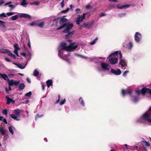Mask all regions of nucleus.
Wrapping results in <instances>:
<instances>
[{
  "mask_svg": "<svg viewBox=\"0 0 151 151\" xmlns=\"http://www.w3.org/2000/svg\"><path fill=\"white\" fill-rule=\"evenodd\" d=\"M130 5L129 4H125L121 6L120 4H118L117 6L118 8L119 9H126L130 7Z\"/></svg>",
  "mask_w": 151,
  "mask_h": 151,
  "instance_id": "12",
  "label": "nucleus"
},
{
  "mask_svg": "<svg viewBox=\"0 0 151 151\" xmlns=\"http://www.w3.org/2000/svg\"><path fill=\"white\" fill-rule=\"evenodd\" d=\"M135 92L138 95H139L140 93H142L141 90L140 91L139 90H136Z\"/></svg>",
  "mask_w": 151,
  "mask_h": 151,
  "instance_id": "50",
  "label": "nucleus"
},
{
  "mask_svg": "<svg viewBox=\"0 0 151 151\" xmlns=\"http://www.w3.org/2000/svg\"><path fill=\"white\" fill-rule=\"evenodd\" d=\"M14 14V12H9L7 13H6V14L8 16H10Z\"/></svg>",
  "mask_w": 151,
  "mask_h": 151,
  "instance_id": "49",
  "label": "nucleus"
},
{
  "mask_svg": "<svg viewBox=\"0 0 151 151\" xmlns=\"http://www.w3.org/2000/svg\"><path fill=\"white\" fill-rule=\"evenodd\" d=\"M8 83L9 85L12 86L13 85H14L16 86H18L19 83H20V81H14L13 80H10L9 79H8Z\"/></svg>",
  "mask_w": 151,
  "mask_h": 151,
  "instance_id": "5",
  "label": "nucleus"
},
{
  "mask_svg": "<svg viewBox=\"0 0 151 151\" xmlns=\"http://www.w3.org/2000/svg\"><path fill=\"white\" fill-rule=\"evenodd\" d=\"M69 32H68L67 33L68 34L65 36V38L66 39L71 38L72 36L71 35H70V34L69 33Z\"/></svg>",
  "mask_w": 151,
  "mask_h": 151,
  "instance_id": "38",
  "label": "nucleus"
},
{
  "mask_svg": "<svg viewBox=\"0 0 151 151\" xmlns=\"http://www.w3.org/2000/svg\"><path fill=\"white\" fill-rule=\"evenodd\" d=\"M44 25V23L43 22H41L38 24L37 26L38 27L40 28H42Z\"/></svg>",
  "mask_w": 151,
  "mask_h": 151,
  "instance_id": "33",
  "label": "nucleus"
},
{
  "mask_svg": "<svg viewBox=\"0 0 151 151\" xmlns=\"http://www.w3.org/2000/svg\"><path fill=\"white\" fill-rule=\"evenodd\" d=\"M118 51H116L114 53H112L111 54H110L109 55V58H110L111 57H114L115 56H116L118 55Z\"/></svg>",
  "mask_w": 151,
  "mask_h": 151,
  "instance_id": "23",
  "label": "nucleus"
},
{
  "mask_svg": "<svg viewBox=\"0 0 151 151\" xmlns=\"http://www.w3.org/2000/svg\"><path fill=\"white\" fill-rule=\"evenodd\" d=\"M151 116L148 113H145L142 116L141 118L145 121L151 123V119H150Z\"/></svg>",
  "mask_w": 151,
  "mask_h": 151,
  "instance_id": "2",
  "label": "nucleus"
},
{
  "mask_svg": "<svg viewBox=\"0 0 151 151\" xmlns=\"http://www.w3.org/2000/svg\"><path fill=\"white\" fill-rule=\"evenodd\" d=\"M76 14H78L80 13H81V9L78 8L76 9Z\"/></svg>",
  "mask_w": 151,
  "mask_h": 151,
  "instance_id": "46",
  "label": "nucleus"
},
{
  "mask_svg": "<svg viewBox=\"0 0 151 151\" xmlns=\"http://www.w3.org/2000/svg\"><path fill=\"white\" fill-rule=\"evenodd\" d=\"M30 25L32 26H34L35 25H36L37 24L36 23L34 22H32L30 24Z\"/></svg>",
  "mask_w": 151,
  "mask_h": 151,
  "instance_id": "53",
  "label": "nucleus"
},
{
  "mask_svg": "<svg viewBox=\"0 0 151 151\" xmlns=\"http://www.w3.org/2000/svg\"><path fill=\"white\" fill-rule=\"evenodd\" d=\"M142 38V35L138 32H136L134 35V39L137 42H139Z\"/></svg>",
  "mask_w": 151,
  "mask_h": 151,
  "instance_id": "6",
  "label": "nucleus"
},
{
  "mask_svg": "<svg viewBox=\"0 0 151 151\" xmlns=\"http://www.w3.org/2000/svg\"><path fill=\"white\" fill-rule=\"evenodd\" d=\"M101 66L102 68L106 70H109V65L108 64L105 63H101Z\"/></svg>",
  "mask_w": 151,
  "mask_h": 151,
  "instance_id": "10",
  "label": "nucleus"
},
{
  "mask_svg": "<svg viewBox=\"0 0 151 151\" xmlns=\"http://www.w3.org/2000/svg\"><path fill=\"white\" fill-rule=\"evenodd\" d=\"M27 4V3L24 1H22L21 3V5L25 7H26Z\"/></svg>",
  "mask_w": 151,
  "mask_h": 151,
  "instance_id": "42",
  "label": "nucleus"
},
{
  "mask_svg": "<svg viewBox=\"0 0 151 151\" xmlns=\"http://www.w3.org/2000/svg\"><path fill=\"white\" fill-rule=\"evenodd\" d=\"M148 93H149L150 94L151 96V90L149 88Z\"/></svg>",
  "mask_w": 151,
  "mask_h": 151,
  "instance_id": "64",
  "label": "nucleus"
},
{
  "mask_svg": "<svg viewBox=\"0 0 151 151\" xmlns=\"http://www.w3.org/2000/svg\"><path fill=\"white\" fill-rule=\"evenodd\" d=\"M43 115L42 114L41 115H40L38 114H37L35 116V119L36 120L37 119L40 118L41 117H42L43 116Z\"/></svg>",
  "mask_w": 151,
  "mask_h": 151,
  "instance_id": "36",
  "label": "nucleus"
},
{
  "mask_svg": "<svg viewBox=\"0 0 151 151\" xmlns=\"http://www.w3.org/2000/svg\"><path fill=\"white\" fill-rule=\"evenodd\" d=\"M81 18V17L80 15H79L78 18L77 20L76 21V23L77 24L79 25L80 24V23L81 22L80 20Z\"/></svg>",
  "mask_w": 151,
  "mask_h": 151,
  "instance_id": "35",
  "label": "nucleus"
},
{
  "mask_svg": "<svg viewBox=\"0 0 151 151\" xmlns=\"http://www.w3.org/2000/svg\"><path fill=\"white\" fill-rule=\"evenodd\" d=\"M9 129L10 132L12 134H14V132L12 128V127L11 126H9Z\"/></svg>",
  "mask_w": 151,
  "mask_h": 151,
  "instance_id": "37",
  "label": "nucleus"
},
{
  "mask_svg": "<svg viewBox=\"0 0 151 151\" xmlns=\"http://www.w3.org/2000/svg\"><path fill=\"white\" fill-rule=\"evenodd\" d=\"M86 14L85 13H83V15L81 17V18L83 19H85V16L86 15Z\"/></svg>",
  "mask_w": 151,
  "mask_h": 151,
  "instance_id": "57",
  "label": "nucleus"
},
{
  "mask_svg": "<svg viewBox=\"0 0 151 151\" xmlns=\"http://www.w3.org/2000/svg\"><path fill=\"white\" fill-rule=\"evenodd\" d=\"M39 72L36 70H34L33 73V75L35 76H38L39 75Z\"/></svg>",
  "mask_w": 151,
  "mask_h": 151,
  "instance_id": "29",
  "label": "nucleus"
},
{
  "mask_svg": "<svg viewBox=\"0 0 151 151\" xmlns=\"http://www.w3.org/2000/svg\"><path fill=\"white\" fill-rule=\"evenodd\" d=\"M4 59L7 62H10L11 60L6 57Z\"/></svg>",
  "mask_w": 151,
  "mask_h": 151,
  "instance_id": "58",
  "label": "nucleus"
},
{
  "mask_svg": "<svg viewBox=\"0 0 151 151\" xmlns=\"http://www.w3.org/2000/svg\"><path fill=\"white\" fill-rule=\"evenodd\" d=\"M14 53L17 55V56L19 57V55L18 54L17 50H14Z\"/></svg>",
  "mask_w": 151,
  "mask_h": 151,
  "instance_id": "60",
  "label": "nucleus"
},
{
  "mask_svg": "<svg viewBox=\"0 0 151 151\" xmlns=\"http://www.w3.org/2000/svg\"><path fill=\"white\" fill-rule=\"evenodd\" d=\"M126 14L125 13H122L119 14L118 16L119 17L121 18L125 16L126 15Z\"/></svg>",
  "mask_w": 151,
  "mask_h": 151,
  "instance_id": "40",
  "label": "nucleus"
},
{
  "mask_svg": "<svg viewBox=\"0 0 151 151\" xmlns=\"http://www.w3.org/2000/svg\"><path fill=\"white\" fill-rule=\"evenodd\" d=\"M91 7V5L89 4H88L86 5V8L87 9H89Z\"/></svg>",
  "mask_w": 151,
  "mask_h": 151,
  "instance_id": "54",
  "label": "nucleus"
},
{
  "mask_svg": "<svg viewBox=\"0 0 151 151\" xmlns=\"http://www.w3.org/2000/svg\"><path fill=\"white\" fill-rule=\"evenodd\" d=\"M46 84L48 88H49L52 84V81L51 80H49L46 81Z\"/></svg>",
  "mask_w": 151,
  "mask_h": 151,
  "instance_id": "22",
  "label": "nucleus"
},
{
  "mask_svg": "<svg viewBox=\"0 0 151 151\" xmlns=\"http://www.w3.org/2000/svg\"><path fill=\"white\" fill-rule=\"evenodd\" d=\"M79 101L80 102L81 104L83 106H85V104L82 97H80L79 99Z\"/></svg>",
  "mask_w": 151,
  "mask_h": 151,
  "instance_id": "26",
  "label": "nucleus"
},
{
  "mask_svg": "<svg viewBox=\"0 0 151 151\" xmlns=\"http://www.w3.org/2000/svg\"><path fill=\"white\" fill-rule=\"evenodd\" d=\"M5 22L3 21L0 20V24L3 26L4 27H5Z\"/></svg>",
  "mask_w": 151,
  "mask_h": 151,
  "instance_id": "48",
  "label": "nucleus"
},
{
  "mask_svg": "<svg viewBox=\"0 0 151 151\" xmlns=\"http://www.w3.org/2000/svg\"><path fill=\"white\" fill-rule=\"evenodd\" d=\"M14 47L15 48L14 50H20V49L18 46V44H16L14 45Z\"/></svg>",
  "mask_w": 151,
  "mask_h": 151,
  "instance_id": "30",
  "label": "nucleus"
},
{
  "mask_svg": "<svg viewBox=\"0 0 151 151\" xmlns=\"http://www.w3.org/2000/svg\"><path fill=\"white\" fill-rule=\"evenodd\" d=\"M0 131L1 132L2 135H4L5 133V131L3 127H1L0 128Z\"/></svg>",
  "mask_w": 151,
  "mask_h": 151,
  "instance_id": "34",
  "label": "nucleus"
},
{
  "mask_svg": "<svg viewBox=\"0 0 151 151\" xmlns=\"http://www.w3.org/2000/svg\"><path fill=\"white\" fill-rule=\"evenodd\" d=\"M6 53L8 54V55L13 58L14 59H15L16 58V56L14 54H12L11 51L9 50H7Z\"/></svg>",
  "mask_w": 151,
  "mask_h": 151,
  "instance_id": "14",
  "label": "nucleus"
},
{
  "mask_svg": "<svg viewBox=\"0 0 151 151\" xmlns=\"http://www.w3.org/2000/svg\"><path fill=\"white\" fill-rule=\"evenodd\" d=\"M67 21L68 19H67L62 18L60 19L59 22V24H60L61 25L64 24V23L67 22Z\"/></svg>",
  "mask_w": 151,
  "mask_h": 151,
  "instance_id": "17",
  "label": "nucleus"
},
{
  "mask_svg": "<svg viewBox=\"0 0 151 151\" xmlns=\"http://www.w3.org/2000/svg\"><path fill=\"white\" fill-rule=\"evenodd\" d=\"M132 91L130 90L129 91H127L123 89L122 90V94L123 96H124L126 94H129L131 95L132 94Z\"/></svg>",
  "mask_w": 151,
  "mask_h": 151,
  "instance_id": "11",
  "label": "nucleus"
},
{
  "mask_svg": "<svg viewBox=\"0 0 151 151\" xmlns=\"http://www.w3.org/2000/svg\"><path fill=\"white\" fill-rule=\"evenodd\" d=\"M129 71L128 70L125 71L123 73V76L124 77H126L127 76V73H128Z\"/></svg>",
  "mask_w": 151,
  "mask_h": 151,
  "instance_id": "47",
  "label": "nucleus"
},
{
  "mask_svg": "<svg viewBox=\"0 0 151 151\" xmlns=\"http://www.w3.org/2000/svg\"><path fill=\"white\" fill-rule=\"evenodd\" d=\"M66 100L65 99H64L63 100H62L60 102V105H62L65 102Z\"/></svg>",
  "mask_w": 151,
  "mask_h": 151,
  "instance_id": "45",
  "label": "nucleus"
},
{
  "mask_svg": "<svg viewBox=\"0 0 151 151\" xmlns=\"http://www.w3.org/2000/svg\"><path fill=\"white\" fill-rule=\"evenodd\" d=\"M13 64L14 65H17L19 68L21 69H23L25 67L26 65H27V64H26L24 66V67L22 66V65L21 64H18L16 63H13Z\"/></svg>",
  "mask_w": 151,
  "mask_h": 151,
  "instance_id": "19",
  "label": "nucleus"
},
{
  "mask_svg": "<svg viewBox=\"0 0 151 151\" xmlns=\"http://www.w3.org/2000/svg\"><path fill=\"white\" fill-rule=\"evenodd\" d=\"M148 111H149V113H148L150 114V116H151V106L149 108Z\"/></svg>",
  "mask_w": 151,
  "mask_h": 151,
  "instance_id": "62",
  "label": "nucleus"
},
{
  "mask_svg": "<svg viewBox=\"0 0 151 151\" xmlns=\"http://www.w3.org/2000/svg\"><path fill=\"white\" fill-rule=\"evenodd\" d=\"M111 57L109 58V61L110 63L112 64H114L117 63H118V59L117 58H113Z\"/></svg>",
  "mask_w": 151,
  "mask_h": 151,
  "instance_id": "8",
  "label": "nucleus"
},
{
  "mask_svg": "<svg viewBox=\"0 0 151 151\" xmlns=\"http://www.w3.org/2000/svg\"><path fill=\"white\" fill-rule=\"evenodd\" d=\"M132 43L130 42L127 45V47L128 49H132Z\"/></svg>",
  "mask_w": 151,
  "mask_h": 151,
  "instance_id": "28",
  "label": "nucleus"
},
{
  "mask_svg": "<svg viewBox=\"0 0 151 151\" xmlns=\"http://www.w3.org/2000/svg\"><path fill=\"white\" fill-rule=\"evenodd\" d=\"M19 18V16L18 15L12 16L10 18L12 20H16Z\"/></svg>",
  "mask_w": 151,
  "mask_h": 151,
  "instance_id": "27",
  "label": "nucleus"
},
{
  "mask_svg": "<svg viewBox=\"0 0 151 151\" xmlns=\"http://www.w3.org/2000/svg\"><path fill=\"white\" fill-rule=\"evenodd\" d=\"M19 17L21 18H24L29 19H30L31 18V16L30 15L24 13L21 14L19 16Z\"/></svg>",
  "mask_w": 151,
  "mask_h": 151,
  "instance_id": "13",
  "label": "nucleus"
},
{
  "mask_svg": "<svg viewBox=\"0 0 151 151\" xmlns=\"http://www.w3.org/2000/svg\"><path fill=\"white\" fill-rule=\"evenodd\" d=\"M67 43L66 42H61L60 45V47L61 49L59 51V52H60L62 50H64L66 51H68V46H67Z\"/></svg>",
  "mask_w": 151,
  "mask_h": 151,
  "instance_id": "4",
  "label": "nucleus"
},
{
  "mask_svg": "<svg viewBox=\"0 0 151 151\" xmlns=\"http://www.w3.org/2000/svg\"><path fill=\"white\" fill-rule=\"evenodd\" d=\"M96 42L94 40H93V41L91 42V43H90V44L91 45H93Z\"/></svg>",
  "mask_w": 151,
  "mask_h": 151,
  "instance_id": "63",
  "label": "nucleus"
},
{
  "mask_svg": "<svg viewBox=\"0 0 151 151\" xmlns=\"http://www.w3.org/2000/svg\"><path fill=\"white\" fill-rule=\"evenodd\" d=\"M25 87V85L23 83H22L19 84L18 90L21 91L23 90Z\"/></svg>",
  "mask_w": 151,
  "mask_h": 151,
  "instance_id": "20",
  "label": "nucleus"
},
{
  "mask_svg": "<svg viewBox=\"0 0 151 151\" xmlns=\"http://www.w3.org/2000/svg\"><path fill=\"white\" fill-rule=\"evenodd\" d=\"M149 89V88L146 87L143 88L141 89L142 93V94L144 95H145V93H148Z\"/></svg>",
  "mask_w": 151,
  "mask_h": 151,
  "instance_id": "15",
  "label": "nucleus"
},
{
  "mask_svg": "<svg viewBox=\"0 0 151 151\" xmlns=\"http://www.w3.org/2000/svg\"><path fill=\"white\" fill-rule=\"evenodd\" d=\"M14 113L18 117L20 115L21 111L19 109H16L14 110Z\"/></svg>",
  "mask_w": 151,
  "mask_h": 151,
  "instance_id": "21",
  "label": "nucleus"
},
{
  "mask_svg": "<svg viewBox=\"0 0 151 151\" xmlns=\"http://www.w3.org/2000/svg\"><path fill=\"white\" fill-rule=\"evenodd\" d=\"M111 71L112 73L116 75H120L121 73V71L119 69H117L116 70L111 69Z\"/></svg>",
  "mask_w": 151,
  "mask_h": 151,
  "instance_id": "7",
  "label": "nucleus"
},
{
  "mask_svg": "<svg viewBox=\"0 0 151 151\" xmlns=\"http://www.w3.org/2000/svg\"><path fill=\"white\" fill-rule=\"evenodd\" d=\"M64 0H63L60 3V4L61 5V7L62 8H63L65 6V5L64 4Z\"/></svg>",
  "mask_w": 151,
  "mask_h": 151,
  "instance_id": "51",
  "label": "nucleus"
},
{
  "mask_svg": "<svg viewBox=\"0 0 151 151\" xmlns=\"http://www.w3.org/2000/svg\"><path fill=\"white\" fill-rule=\"evenodd\" d=\"M0 77L3 78L4 80L6 81H8V79H9L8 76L6 74H2L1 73H0Z\"/></svg>",
  "mask_w": 151,
  "mask_h": 151,
  "instance_id": "16",
  "label": "nucleus"
},
{
  "mask_svg": "<svg viewBox=\"0 0 151 151\" xmlns=\"http://www.w3.org/2000/svg\"><path fill=\"white\" fill-rule=\"evenodd\" d=\"M2 113L3 114L7 115L8 114V110L7 109H5L2 110Z\"/></svg>",
  "mask_w": 151,
  "mask_h": 151,
  "instance_id": "39",
  "label": "nucleus"
},
{
  "mask_svg": "<svg viewBox=\"0 0 151 151\" xmlns=\"http://www.w3.org/2000/svg\"><path fill=\"white\" fill-rule=\"evenodd\" d=\"M3 122L6 124H7V122L5 118H4L3 119Z\"/></svg>",
  "mask_w": 151,
  "mask_h": 151,
  "instance_id": "61",
  "label": "nucleus"
},
{
  "mask_svg": "<svg viewBox=\"0 0 151 151\" xmlns=\"http://www.w3.org/2000/svg\"><path fill=\"white\" fill-rule=\"evenodd\" d=\"M145 145L147 146H149L150 145L149 144V143L148 142H145Z\"/></svg>",
  "mask_w": 151,
  "mask_h": 151,
  "instance_id": "56",
  "label": "nucleus"
},
{
  "mask_svg": "<svg viewBox=\"0 0 151 151\" xmlns=\"http://www.w3.org/2000/svg\"><path fill=\"white\" fill-rule=\"evenodd\" d=\"M32 94V93L31 91H29L28 93H27L25 94V96H28L29 97H30L31 96Z\"/></svg>",
  "mask_w": 151,
  "mask_h": 151,
  "instance_id": "41",
  "label": "nucleus"
},
{
  "mask_svg": "<svg viewBox=\"0 0 151 151\" xmlns=\"http://www.w3.org/2000/svg\"><path fill=\"white\" fill-rule=\"evenodd\" d=\"M77 45L75 42L71 43L68 46V51L71 52L73 51L77 47Z\"/></svg>",
  "mask_w": 151,
  "mask_h": 151,
  "instance_id": "3",
  "label": "nucleus"
},
{
  "mask_svg": "<svg viewBox=\"0 0 151 151\" xmlns=\"http://www.w3.org/2000/svg\"><path fill=\"white\" fill-rule=\"evenodd\" d=\"M6 98L7 99L6 104H9L11 102L12 99L9 98L8 96H6Z\"/></svg>",
  "mask_w": 151,
  "mask_h": 151,
  "instance_id": "25",
  "label": "nucleus"
},
{
  "mask_svg": "<svg viewBox=\"0 0 151 151\" xmlns=\"http://www.w3.org/2000/svg\"><path fill=\"white\" fill-rule=\"evenodd\" d=\"M0 16L3 17H7L5 14L4 13H2L1 14H0Z\"/></svg>",
  "mask_w": 151,
  "mask_h": 151,
  "instance_id": "55",
  "label": "nucleus"
},
{
  "mask_svg": "<svg viewBox=\"0 0 151 151\" xmlns=\"http://www.w3.org/2000/svg\"><path fill=\"white\" fill-rule=\"evenodd\" d=\"M69 8H68L67 9L65 10L62 11L61 12L62 13H65L66 12H68L69 11Z\"/></svg>",
  "mask_w": 151,
  "mask_h": 151,
  "instance_id": "44",
  "label": "nucleus"
},
{
  "mask_svg": "<svg viewBox=\"0 0 151 151\" xmlns=\"http://www.w3.org/2000/svg\"><path fill=\"white\" fill-rule=\"evenodd\" d=\"M21 55H22V56L25 57V58L26 57L27 55H26V53H25L24 52H22V53H21Z\"/></svg>",
  "mask_w": 151,
  "mask_h": 151,
  "instance_id": "59",
  "label": "nucleus"
},
{
  "mask_svg": "<svg viewBox=\"0 0 151 151\" xmlns=\"http://www.w3.org/2000/svg\"><path fill=\"white\" fill-rule=\"evenodd\" d=\"M93 23L94 22L92 21L91 22H89L88 23H85L83 24V25H84L85 27H86V28L90 29L92 27Z\"/></svg>",
  "mask_w": 151,
  "mask_h": 151,
  "instance_id": "9",
  "label": "nucleus"
},
{
  "mask_svg": "<svg viewBox=\"0 0 151 151\" xmlns=\"http://www.w3.org/2000/svg\"><path fill=\"white\" fill-rule=\"evenodd\" d=\"M10 117L13 119L17 121H19V119H17V118L18 117L17 115H15L14 114H11L10 115Z\"/></svg>",
  "mask_w": 151,
  "mask_h": 151,
  "instance_id": "24",
  "label": "nucleus"
},
{
  "mask_svg": "<svg viewBox=\"0 0 151 151\" xmlns=\"http://www.w3.org/2000/svg\"><path fill=\"white\" fill-rule=\"evenodd\" d=\"M106 14L104 13H101L100 14L99 16L100 17H102L104 16H106Z\"/></svg>",
  "mask_w": 151,
  "mask_h": 151,
  "instance_id": "52",
  "label": "nucleus"
},
{
  "mask_svg": "<svg viewBox=\"0 0 151 151\" xmlns=\"http://www.w3.org/2000/svg\"><path fill=\"white\" fill-rule=\"evenodd\" d=\"M138 101V98L136 96H134V98L133 99V101L134 102L136 103Z\"/></svg>",
  "mask_w": 151,
  "mask_h": 151,
  "instance_id": "43",
  "label": "nucleus"
},
{
  "mask_svg": "<svg viewBox=\"0 0 151 151\" xmlns=\"http://www.w3.org/2000/svg\"><path fill=\"white\" fill-rule=\"evenodd\" d=\"M40 4V2L39 1H37L33 3H30V5H34L35 6H38Z\"/></svg>",
  "mask_w": 151,
  "mask_h": 151,
  "instance_id": "32",
  "label": "nucleus"
},
{
  "mask_svg": "<svg viewBox=\"0 0 151 151\" xmlns=\"http://www.w3.org/2000/svg\"><path fill=\"white\" fill-rule=\"evenodd\" d=\"M7 49H0V53H6L7 50Z\"/></svg>",
  "mask_w": 151,
  "mask_h": 151,
  "instance_id": "31",
  "label": "nucleus"
},
{
  "mask_svg": "<svg viewBox=\"0 0 151 151\" xmlns=\"http://www.w3.org/2000/svg\"><path fill=\"white\" fill-rule=\"evenodd\" d=\"M61 25L59 27L57 28L56 29L57 30H59L65 27H66V28L63 31V33H67L69 32H70V29L73 28V23L69 24L68 22L65 23Z\"/></svg>",
  "mask_w": 151,
  "mask_h": 151,
  "instance_id": "1",
  "label": "nucleus"
},
{
  "mask_svg": "<svg viewBox=\"0 0 151 151\" xmlns=\"http://www.w3.org/2000/svg\"><path fill=\"white\" fill-rule=\"evenodd\" d=\"M119 64L121 65L122 67H124L125 66L127 65L124 60L123 59H121L120 60Z\"/></svg>",
  "mask_w": 151,
  "mask_h": 151,
  "instance_id": "18",
  "label": "nucleus"
}]
</instances>
